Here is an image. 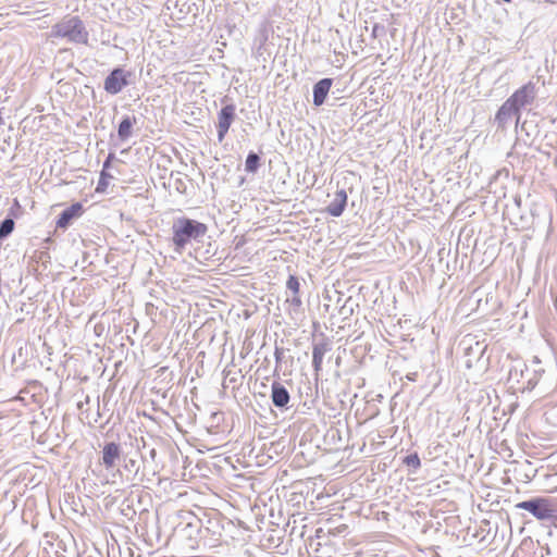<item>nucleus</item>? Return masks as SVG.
I'll return each instance as SVG.
<instances>
[{"label": "nucleus", "mask_w": 557, "mask_h": 557, "mask_svg": "<svg viewBox=\"0 0 557 557\" xmlns=\"http://www.w3.org/2000/svg\"><path fill=\"white\" fill-rule=\"evenodd\" d=\"M172 230L175 250L181 252L191 239L202 237L207 232V226L195 220L180 218L174 221Z\"/></svg>", "instance_id": "nucleus-1"}, {"label": "nucleus", "mask_w": 557, "mask_h": 557, "mask_svg": "<svg viewBox=\"0 0 557 557\" xmlns=\"http://www.w3.org/2000/svg\"><path fill=\"white\" fill-rule=\"evenodd\" d=\"M14 221L12 219H4L0 224V238H5L14 230Z\"/></svg>", "instance_id": "nucleus-16"}, {"label": "nucleus", "mask_w": 557, "mask_h": 557, "mask_svg": "<svg viewBox=\"0 0 557 557\" xmlns=\"http://www.w3.org/2000/svg\"><path fill=\"white\" fill-rule=\"evenodd\" d=\"M51 36L67 38L70 41L78 44H86L88 40V33L77 16L66 17L55 24L52 27Z\"/></svg>", "instance_id": "nucleus-2"}, {"label": "nucleus", "mask_w": 557, "mask_h": 557, "mask_svg": "<svg viewBox=\"0 0 557 557\" xmlns=\"http://www.w3.org/2000/svg\"><path fill=\"white\" fill-rule=\"evenodd\" d=\"M112 158H113V154H109L108 159L103 163V170L104 171H106L107 168H109Z\"/></svg>", "instance_id": "nucleus-21"}, {"label": "nucleus", "mask_w": 557, "mask_h": 557, "mask_svg": "<svg viewBox=\"0 0 557 557\" xmlns=\"http://www.w3.org/2000/svg\"><path fill=\"white\" fill-rule=\"evenodd\" d=\"M136 117L125 116L119 125L117 136L122 141L127 140L132 136L133 126Z\"/></svg>", "instance_id": "nucleus-14"}, {"label": "nucleus", "mask_w": 557, "mask_h": 557, "mask_svg": "<svg viewBox=\"0 0 557 557\" xmlns=\"http://www.w3.org/2000/svg\"><path fill=\"white\" fill-rule=\"evenodd\" d=\"M287 389L278 382H274L271 386V399L275 407H285L289 401Z\"/></svg>", "instance_id": "nucleus-12"}, {"label": "nucleus", "mask_w": 557, "mask_h": 557, "mask_svg": "<svg viewBox=\"0 0 557 557\" xmlns=\"http://www.w3.org/2000/svg\"><path fill=\"white\" fill-rule=\"evenodd\" d=\"M258 164H259V157L256 153H249L246 159V163H245L246 171L255 172L258 168Z\"/></svg>", "instance_id": "nucleus-17"}, {"label": "nucleus", "mask_w": 557, "mask_h": 557, "mask_svg": "<svg viewBox=\"0 0 557 557\" xmlns=\"http://www.w3.org/2000/svg\"><path fill=\"white\" fill-rule=\"evenodd\" d=\"M275 356H276V359L278 360L280 359V354H278L277 350L275 351Z\"/></svg>", "instance_id": "nucleus-23"}, {"label": "nucleus", "mask_w": 557, "mask_h": 557, "mask_svg": "<svg viewBox=\"0 0 557 557\" xmlns=\"http://www.w3.org/2000/svg\"><path fill=\"white\" fill-rule=\"evenodd\" d=\"M135 463H136V462H135V460H129V466H131V467H134V466H135Z\"/></svg>", "instance_id": "nucleus-22"}, {"label": "nucleus", "mask_w": 557, "mask_h": 557, "mask_svg": "<svg viewBox=\"0 0 557 557\" xmlns=\"http://www.w3.org/2000/svg\"><path fill=\"white\" fill-rule=\"evenodd\" d=\"M122 455L121 446L114 442L107 443L102 448V458L100 463L106 469H112L116 466Z\"/></svg>", "instance_id": "nucleus-7"}, {"label": "nucleus", "mask_w": 557, "mask_h": 557, "mask_svg": "<svg viewBox=\"0 0 557 557\" xmlns=\"http://www.w3.org/2000/svg\"><path fill=\"white\" fill-rule=\"evenodd\" d=\"M327 350L329 347L325 344L314 345L312 351V366L315 372H319L322 369L323 358Z\"/></svg>", "instance_id": "nucleus-15"}, {"label": "nucleus", "mask_w": 557, "mask_h": 557, "mask_svg": "<svg viewBox=\"0 0 557 557\" xmlns=\"http://www.w3.org/2000/svg\"><path fill=\"white\" fill-rule=\"evenodd\" d=\"M235 116V108L234 106H225L219 113L218 116V139L221 143Z\"/></svg>", "instance_id": "nucleus-8"}, {"label": "nucleus", "mask_w": 557, "mask_h": 557, "mask_svg": "<svg viewBox=\"0 0 557 557\" xmlns=\"http://www.w3.org/2000/svg\"><path fill=\"white\" fill-rule=\"evenodd\" d=\"M535 98V86L532 83H528L517 91L513 92L508 100L520 110L521 108L532 103Z\"/></svg>", "instance_id": "nucleus-6"}, {"label": "nucleus", "mask_w": 557, "mask_h": 557, "mask_svg": "<svg viewBox=\"0 0 557 557\" xmlns=\"http://www.w3.org/2000/svg\"><path fill=\"white\" fill-rule=\"evenodd\" d=\"M127 73L122 69H115L104 81V89L111 95L119 94L127 84Z\"/></svg>", "instance_id": "nucleus-5"}, {"label": "nucleus", "mask_w": 557, "mask_h": 557, "mask_svg": "<svg viewBox=\"0 0 557 557\" xmlns=\"http://www.w3.org/2000/svg\"><path fill=\"white\" fill-rule=\"evenodd\" d=\"M82 205L76 202L71 207L66 208L59 216L57 226L60 228H66L74 218L79 216L82 212Z\"/></svg>", "instance_id": "nucleus-13"}, {"label": "nucleus", "mask_w": 557, "mask_h": 557, "mask_svg": "<svg viewBox=\"0 0 557 557\" xmlns=\"http://www.w3.org/2000/svg\"><path fill=\"white\" fill-rule=\"evenodd\" d=\"M406 462L408 466H412L414 468L420 467V459L417 455H411L406 458Z\"/></svg>", "instance_id": "nucleus-20"}, {"label": "nucleus", "mask_w": 557, "mask_h": 557, "mask_svg": "<svg viewBox=\"0 0 557 557\" xmlns=\"http://www.w3.org/2000/svg\"><path fill=\"white\" fill-rule=\"evenodd\" d=\"M516 117L519 122L520 115L519 110L508 99L499 108L495 120L500 127H505L509 122Z\"/></svg>", "instance_id": "nucleus-9"}, {"label": "nucleus", "mask_w": 557, "mask_h": 557, "mask_svg": "<svg viewBox=\"0 0 557 557\" xmlns=\"http://www.w3.org/2000/svg\"><path fill=\"white\" fill-rule=\"evenodd\" d=\"M287 288L294 294L297 295L299 292V282L298 278L294 275H290L286 283Z\"/></svg>", "instance_id": "nucleus-18"}, {"label": "nucleus", "mask_w": 557, "mask_h": 557, "mask_svg": "<svg viewBox=\"0 0 557 557\" xmlns=\"http://www.w3.org/2000/svg\"><path fill=\"white\" fill-rule=\"evenodd\" d=\"M331 86H332L331 78H323V79L319 81L313 86V103H314V106L320 107L324 103Z\"/></svg>", "instance_id": "nucleus-11"}, {"label": "nucleus", "mask_w": 557, "mask_h": 557, "mask_svg": "<svg viewBox=\"0 0 557 557\" xmlns=\"http://www.w3.org/2000/svg\"><path fill=\"white\" fill-rule=\"evenodd\" d=\"M154 455H156V451L151 450V456L154 457Z\"/></svg>", "instance_id": "nucleus-24"}, {"label": "nucleus", "mask_w": 557, "mask_h": 557, "mask_svg": "<svg viewBox=\"0 0 557 557\" xmlns=\"http://www.w3.org/2000/svg\"><path fill=\"white\" fill-rule=\"evenodd\" d=\"M517 508L531 512L537 519L544 520L553 517L554 510L544 498H534L517 504Z\"/></svg>", "instance_id": "nucleus-4"}, {"label": "nucleus", "mask_w": 557, "mask_h": 557, "mask_svg": "<svg viewBox=\"0 0 557 557\" xmlns=\"http://www.w3.org/2000/svg\"><path fill=\"white\" fill-rule=\"evenodd\" d=\"M347 203V194L344 189L338 190L333 200L326 207V211L332 216H339L344 212Z\"/></svg>", "instance_id": "nucleus-10"}, {"label": "nucleus", "mask_w": 557, "mask_h": 557, "mask_svg": "<svg viewBox=\"0 0 557 557\" xmlns=\"http://www.w3.org/2000/svg\"><path fill=\"white\" fill-rule=\"evenodd\" d=\"M109 178H112V176L110 174H108L104 170H102L100 180L98 183L97 191L104 189V187L108 185Z\"/></svg>", "instance_id": "nucleus-19"}, {"label": "nucleus", "mask_w": 557, "mask_h": 557, "mask_svg": "<svg viewBox=\"0 0 557 557\" xmlns=\"http://www.w3.org/2000/svg\"><path fill=\"white\" fill-rule=\"evenodd\" d=\"M460 346L463 351V362L468 369L480 364L487 347L486 344L478 341L475 336L470 334L461 339Z\"/></svg>", "instance_id": "nucleus-3"}]
</instances>
